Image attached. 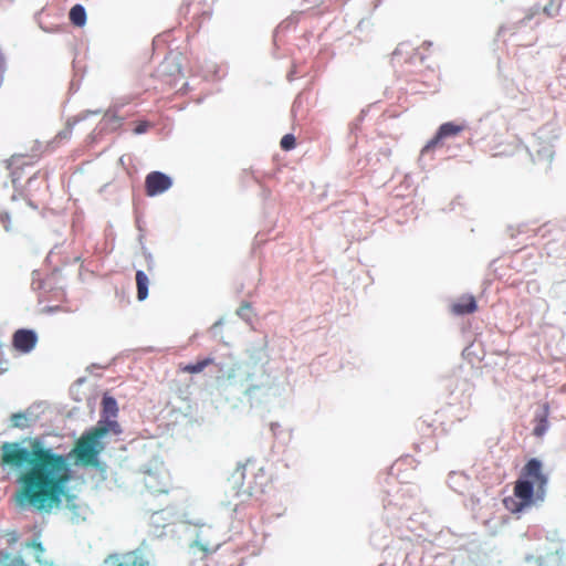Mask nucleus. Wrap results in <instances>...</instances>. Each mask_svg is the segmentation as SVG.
Segmentation results:
<instances>
[{"label":"nucleus","instance_id":"nucleus-1","mask_svg":"<svg viewBox=\"0 0 566 566\" xmlns=\"http://www.w3.org/2000/svg\"><path fill=\"white\" fill-rule=\"evenodd\" d=\"M0 465L22 470L14 494L15 503L31 506L40 512H51L62 503L66 484L70 481V465L63 454L43 447L39 439L30 440V449L19 442H3L0 447Z\"/></svg>","mask_w":566,"mask_h":566},{"label":"nucleus","instance_id":"nucleus-18","mask_svg":"<svg viewBox=\"0 0 566 566\" xmlns=\"http://www.w3.org/2000/svg\"><path fill=\"white\" fill-rule=\"evenodd\" d=\"M24 420H27V417L22 412H15V413H12V416H11V422H12L13 427H17V428L25 427V423L23 422Z\"/></svg>","mask_w":566,"mask_h":566},{"label":"nucleus","instance_id":"nucleus-11","mask_svg":"<svg viewBox=\"0 0 566 566\" xmlns=\"http://www.w3.org/2000/svg\"><path fill=\"white\" fill-rule=\"evenodd\" d=\"M478 310L476 301L472 295H464L451 305V312L455 315L472 314Z\"/></svg>","mask_w":566,"mask_h":566},{"label":"nucleus","instance_id":"nucleus-5","mask_svg":"<svg viewBox=\"0 0 566 566\" xmlns=\"http://www.w3.org/2000/svg\"><path fill=\"white\" fill-rule=\"evenodd\" d=\"M106 563L109 566H154L150 555L143 549H133L122 554H112Z\"/></svg>","mask_w":566,"mask_h":566},{"label":"nucleus","instance_id":"nucleus-14","mask_svg":"<svg viewBox=\"0 0 566 566\" xmlns=\"http://www.w3.org/2000/svg\"><path fill=\"white\" fill-rule=\"evenodd\" d=\"M213 363V359L208 357L202 360L197 361L196 364H187V365H179V369L184 373L188 374H198L201 373L207 366L211 365Z\"/></svg>","mask_w":566,"mask_h":566},{"label":"nucleus","instance_id":"nucleus-17","mask_svg":"<svg viewBox=\"0 0 566 566\" xmlns=\"http://www.w3.org/2000/svg\"><path fill=\"white\" fill-rule=\"evenodd\" d=\"M295 137L292 134H286L281 139V148L284 150H291L295 147Z\"/></svg>","mask_w":566,"mask_h":566},{"label":"nucleus","instance_id":"nucleus-20","mask_svg":"<svg viewBox=\"0 0 566 566\" xmlns=\"http://www.w3.org/2000/svg\"><path fill=\"white\" fill-rule=\"evenodd\" d=\"M150 127V124L146 120H140L136 124L135 128H134V133L139 135V134H144L148 130V128Z\"/></svg>","mask_w":566,"mask_h":566},{"label":"nucleus","instance_id":"nucleus-22","mask_svg":"<svg viewBox=\"0 0 566 566\" xmlns=\"http://www.w3.org/2000/svg\"><path fill=\"white\" fill-rule=\"evenodd\" d=\"M264 484H265L264 482H260V483H259V485L251 488V493H252L253 491H255V492H258V491L262 492V491H263V486H264Z\"/></svg>","mask_w":566,"mask_h":566},{"label":"nucleus","instance_id":"nucleus-24","mask_svg":"<svg viewBox=\"0 0 566 566\" xmlns=\"http://www.w3.org/2000/svg\"><path fill=\"white\" fill-rule=\"evenodd\" d=\"M260 472L262 473V474H261V478H262V479H264V480H266L265 474H264V472H263V469H260Z\"/></svg>","mask_w":566,"mask_h":566},{"label":"nucleus","instance_id":"nucleus-3","mask_svg":"<svg viewBox=\"0 0 566 566\" xmlns=\"http://www.w3.org/2000/svg\"><path fill=\"white\" fill-rule=\"evenodd\" d=\"M117 426L116 422L102 424L101 422L85 432L75 443L73 453L81 464L93 465L97 462V457L103 450L101 439L107 434L109 427Z\"/></svg>","mask_w":566,"mask_h":566},{"label":"nucleus","instance_id":"nucleus-6","mask_svg":"<svg viewBox=\"0 0 566 566\" xmlns=\"http://www.w3.org/2000/svg\"><path fill=\"white\" fill-rule=\"evenodd\" d=\"M144 484L151 494L168 493L171 483L166 469L148 470L144 475Z\"/></svg>","mask_w":566,"mask_h":566},{"label":"nucleus","instance_id":"nucleus-21","mask_svg":"<svg viewBox=\"0 0 566 566\" xmlns=\"http://www.w3.org/2000/svg\"><path fill=\"white\" fill-rule=\"evenodd\" d=\"M144 255H145V259H146V262H147L148 271H153L154 268H155V262H154V259H153L151 254L148 253V252H145Z\"/></svg>","mask_w":566,"mask_h":566},{"label":"nucleus","instance_id":"nucleus-12","mask_svg":"<svg viewBox=\"0 0 566 566\" xmlns=\"http://www.w3.org/2000/svg\"><path fill=\"white\" fill-rule=\"evenodd\" d=\"M137 298L144 301L148 296L149 280L145 272H136Z\"/></svg>","mask_w":566,"mask_h":566},{"label":"nucleus","instance_id":"nucleus-19","mask_svg":"<svg viewBox=\"0 0 566 566\" xmlns=\"http://www.w3.org/2000/svg\"><path fill=\"white\" fill-rule=\"evenodd\" d=\"M560 9V3H554L553 1L544 7V13L548 17H555Z\"/></svg>","mask_w":566,"mask_h":566},{"label":"nucleus","instance_id":"nucleus-7","mask_svg":"<svg viewBox=\"0 0 566 566\" xmlns=\"http://www.w3.org/2000/svg\"><path fill=\"white\" fill-rule=\"evenodd\" d=\"M172 185L171 178L160 171H151L145 179V191L149 197L158 196Z\"/></svg>","mask_w":566,"mask_h":566},{"label":"nucleus","instance_id":"nucleus-9","mask_svg":"<svg viewBox=\"0 0 566 566\" xmlns=\"http://www.w3.org/2000/svg\"><path fill=\"white\" fill-rule=\"evenodd\" d=\"M220 538L211 526L202 525L195 539V545L205 553H213L220 546Z\"/></svg>","mask_w":566,"mask_h":566},{"label":"nucleus","instance_id":"nucleus-16","mask_svg":"<svg viewBox=\"0 0 566 566\" xmlns=\"http://www.w3.org/2000/svg\"><path fill=\"white\" fill-rule=\"evenodd\" d=\"M102 405H103V410L105 413H108V415H112V416H115L116 412H117V403H116V400L112 397H104L103 398V401H102Z\"/></svg>","mask_w":566,"mask_h":566},{"label":"nucleus","instance_id":"nucleus-2","mask_svg":"<svg viewBox=\"0 0 566 566\" xmlns=\"http://www.w3.org/2000/svg\"><path fill=\"white\" fill-rule=\"evenodd\" d=\"M547 481L542 462L535 458L528 460L514 483L513 496L503 500L505 509L517 514L531 507L534 504V493L543 494Z\"/></svg>","mask_w":566,"mask_h":566},{"label":"nucleus","instance_id":"nucleus-4","mask_svg":"<svg viewBox=\"0 0 566 566\" xmlns=\"http://www.w3.org/2000/svg\"><path fill=\"white\" fill-rule=\"evenodd\" d=\"M35 209L36 207L33 206L30 201H21L14 203L9 211L0 213V222L2 223L6 231H11L13 229L11 219L14 220L17 226L24 224L30 219V212Z\"/></svg>","mask_w":566,"mask_h":566},{"label":"nucleus","instance_id":"nucleus-8","mask_svg":"<svg viewBox=\"0 0 566 566\" xmlns=\"http://www.w3.org/2000/svg\"><path fill=\"white\" fill-rule=\"evenodd\" d=\"M36 344L38 335L32 329L20 328L12 335V346L19 353L28 354L35 348Z\"/></svg>","mask_w":566,"mask_h":566},{"label":"nucleus","instance_id":"nucleus-10","mask_svg":"<svg viewBox=\"0 0 566 566\" xmlns=\"http://www.w3.org/2000/svg\"><path fill=\"white\" fill-rule=\"evenodd\" d=\"M464 129V126L454 123L442 124L433 138H431L423 148V151L434 149L441 142L449 137H454Z\"/></svg>","mask_w":566,"mask_h":566},{"label":"nucleus","instance_id":"nucleus-13","mask_svg":"<svg viewBox=\"0 0 566 566\" xmlns=\"http://www.w3.org/2000/svg\"><path fill=\"white\" fill-rule=\"evenodd\" d=\"M69 18L75 27H84L86 23L85 8L82 4L73 6L70 10Z\"/></svg>","mask_w":566,"mask_h":566},{"label":"nucleus","instance_id":"nucleus-23","mask_svg":"<svg viewBox=\"0 0 566 566\" xmlns=\"http://www.w3.org/2000/svg\"><path fill=\"white\" fill-rule=\"evenodd\" d=\"M32 547H33L36 552H43V551H44V548H43V546H42V544H41V543H36V542H34V543H32Z\"/></svg>","mask_w":566,"mask_h":566},{"label":"nucleus","instance_id":"nucleus-15","mask_svg":"<svg viewBox=\"0 0 566 566\" xmlns=\"http://www.w3.org/2000/svg\"><path fill=\"white\" fill-rule=\"evenodd\" d=\"M547 411L543 412L541 416H537L535 421L536 424L533 429V433L536 437H542L548 429V420H547Z\"/></svg>","mask_w":566,"mask_h":566}]
</instances>
